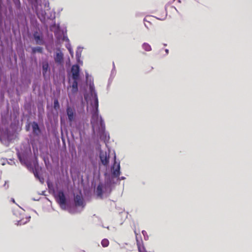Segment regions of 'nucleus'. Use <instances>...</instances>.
<instances>
[{
    "mask_svg": "<svg viewBox=\"0 0 252 252\" xmlns=\"http://www.w3.org/2000/svg\"><path fill=\"white\" fill-rule=\"evenodd\" d=\"M69 52H70V54H71V55H72V54H73V52H72V51H71V50H69Z\"/></svg>",
    "mask_w": 252,
    "mask_h": 252,
    "instance_id": "obj_26",
    "label": "nucleus"
},
{
    "mask_svg": "<svg viewBox=\"0 0 252 252\" xmlns=\"http://www.w3.org/2000/svg\"><path fill=\"white\" fill-rule=\"evenodd\" d=\"M96 192L98 196L101 197L103 194L102 186L98 185L96 189Z\"/></svg>",
    "mask_w": 252,
    "mask_h": 252,
    "instance_id": "obj_16",
    "label": "nucleus"
},
{
    "mask_svg": "<svg viewBox=\"0 0 252 252\" xmlns=\"http://www.w3.org/2000/svg\"><path fill=\"white\" fill-rule=\"evenodd\" d=\"M99 124H100V126L101 127L102 129H104L105 128V124H104V122L103 121V120L102 119V118L100 116V120H99Z\"/></svg>",
    "mask_w": 252,
    "mask_h": 252,
    "instance_id": "obj_21",
    "label": "nucleus"
},
{
    "mask_svg": "<svg viewBox=\"0 0 252 252\" xmlns=\"http://www.w3.org/2000/svg\"><path fill=\"white\" fill-rule=\"evenodd\" d=\"M36 13H37V15L38 17L39 18H40V13H39V12H37V11Z\"/></svg>",
    "mask_w": 252,
    "mask_h": 252,
    "instance_id": "obj_25",
    "label": "nucleus"
},
{
    "mask_svg": "<svg viewBox=\"0 0 252 252\" xmlns=\"http://www.w3.org/2000/svg\"><path fill=\"white\" fill-rule=\"evenodd\" d=\"M81 53L80 51H77L76 52V59H77L78 62H79L80 60V58L81 57Z\"/></svg>",
    "mask_w": 252,
    "mask_h": 252,
    "instance_id": "obj_23",
    "label": "nucleus"
},
{
    "mask_svg": "<svg viewBox=\"0 0 252 252\" xmlns=\"http://www.w3.org/2000/svg\"><path fill=\"white\" fill-rule=\"evenodd\" d=\"M17 157L18 159H19L20 161L22 164L26 165L28 168H29V165L27 163V160L26 157H25L24 156L22 155L21 153L18 152L17 153Z\"/></svg>",
    "mask_w": 252,
    "mask_h": 252,
    "instance_id": "obj_12",
    "label": "nucleus"
},
{
    "mask_svg": "<svg viewBox=\"0 0 252 252\" xmlns=\"http://www.w3.org/2000/svg\"><path fill=\"white\" fill-rule=\"evenodd\" d=\"M54 107L56 109H59L60 108L59 102L57 99H56L54 100Z\"/></svg>",
    "mask_w": 252,
    "mask_h": 252,
    "instance_id": "obj_20",
    "label": "nucleus"
},
{
    "mask_svg": "<svg viewBox=\"0 0 252 252\" xmlns=\"http://www.w3.org/2000/svg\"><path fill=\"white\" fill-rule=\"evenodd\" d=\"M142 47L144 50L146 51H150L152 50L151 46L147 43H144L142 45Z\"/></svg>",
    "mask_w": 252,
    "mask_h": 252,
    "instance_id": "obj_17",
    "label": "nucleus"
},
{
    "mask_svg": "<svg viewBox=\"0 0 252 252\" xmlns=\"http://www.w3.org/2000/svg\"><path fill=\"white\" fill-rule=\"evenodd\" d=\"M33 36L37 44L43 45L44 44L43 38L41 34L37 32H35L33 33Z\"/></svg>",
    "mask_w": 252,
    "mask_h": 252,
    "instance_id": "obj_7",
    "label": "nucleus"
},
{
    "mask_svg": "<svg viewBox=\"0 0 252 252\" xmlns=\"http://www.w3.org/2000/svg\"><path fill=\"white\" fill-rule=\"evenodd\" d=\"M45 11H42V13H41V15L42 18H44V16H45Z\"/></svg>",
    "mask_w": 252,
    "mask_h": 252,
    "instance_id": "obj_24",
    "label": "nucleus"
},
{
    "mask_svg": "<svg viewBox=\"0 0 252 252\" xmlns=\"http://www.w3.org/2000/svg\"><path fill=\"white\" fill-rule=\"evenodd\" d=\"M101 245L103 247H107L109 245V242L107 239H103L101 242Z\"/></svg>",
    "mask_w": 252,
    "mask_h": 252,
    "instance_id": "obj_19",
    "label": "nucleus"
},
{
    "mask_svg": "<svg viewBox=\"0 0 252 252\" xmlns=\"http://www.w3.org/2000/svg\"><path fill=\"white\" fill-rule=\"evenodd\" d=\"M13 1L16 7L19 8L20 6V0H13Z\"/></svg>",
    "mask_w": 252,
    "mask_h": 252,
    "instance_id": "obj_22",
    "label": "nucleus"
},
{
    "mask_svg": "<svg viewBox=\"0 0 252 252\" xmlns=\"http://www.w3.org/2000/svg\"><path fill=\"white\" fill-rule=\"evenodd\" d=\"M165 52H166V53L167 54H168V49H166V50H165Z\"/></svg>",
    "mask_w": 252,
    "mask_h": 252,
    "instance_id": "obj_27",
    "label": "nucleus"
},
{
    "mask_svg": "<svg viewBox=\"0 0 252 252\" xmlns=\"http://www.w3.org/2000/svg\"><path fill=\"white\" fill-rule=\"evenodd\" d=\"M74 200L76 206H84V199L81 194L75 195Z\"/></svg>",
    "mask_w": 252,
    "mask_h": 252,
    "instance_id": "obj_6",
    "label": "nucleus"
},
{
    "mask_svg": "<svg viewBox=\"0 0 252 252\" xmlns=\"http://www.w3.org/2000/svg\"><path fill=\"white\" fill-rule=\"evenodd\" d=\"M71 71L72 73V77L73 80L79 79L80 68L78 64L73 65L71 67Z\"/></svg>",
    "mask_w": 252,
    "mask_h": 252,
    "instance_id": "obj_4",
    "label": "nucleus"
},
{
    "mask_svg": "<svg viewBox=\"0 0 252 252\" xmlns=\"http://www.w3.org/2000/svg\"><path fill=\"white\" fill-rule=\"evenodd\" d=\"M58 203L61 205H65L66 203V198L63 191H60L58 194Z\"/></svg>",
    "mask_w": 252,
    "mask_h": 252,
    "instance_id": "obj_8",
    "label": "nucleus"
},
{
    "mask_svg": "<svg viewBox=\"0 0 252 252\" xmlns=\"http://www.w3.org/2000/svg\"><path fill=\"white\" fill-rule=\"evenodd\" d=\"M32 53V54H35L36 53H42L43 48L41 47H33Z\"/></svg>",
    "mask_w": 252,
    "mask_h": 252,
    "instance_id": "obj_15",
    "label": "nucleus"
},
{
    "mask_svg": "<svg viewBox=\"0 0 252 252\" xmlns=\"http://www.w3.org/2000/svg\"><path fill=\"white\" fill-rule=\"evenodd\" d=\"M99 158L102 164L104 166H107L109 162V155L106 152L101 150L99 152Z\"/></svg>",
    "mask_w": 252,
    "mask_h": 252,
    "instance_id": "obj_2",
    "label": "nucleus"
},
{
    "mask_svg": "<svg viewBox=\"0 0 252 252\" xmlns=\"http://www.w3.org/2000/svg\"><path fill=\"white\" fill-rule=\"evenodd\" d=\"M90 90L92 93V95H94V107L92 111V116L91 121V124L93 126L97 125L100 120V117L98 115V100L96 94L94 92V88L91 86Z\"/></svg>",
    "mask_w": 252,
    "mask_h": 252,
    "instance_id": "obj_1",
    "label": "nucleus"
},
{
    "mask_svg": "<svg viewBox=\"0 0 252 252\" xmlns=\"http://www.w3.org/2000/svg\"><path fill=\"white\" fill-rule=\"evenodd\" d=\"M78 80H73V82L72 84V92L73 93H76L78 91Z\"/></svg>",
    "mask_w": 252,
    "mask_h": 252,
    "instance_id": "obj_14",
    "label": "nucleus"
},
{
    "mask_svg": "<svg viewBox=\"0 0 252 252\" xmlns=\"http://www.w3.org/2000/svg\"><path fill=\"white\" fill-rule=\"evenodd\" d=\"M32 132L34 134L38 135L40 132V129L38 125L36 122H33L32 124Z\"/></svg>",
    "mask_w": 252,
    "mask_h": 252,
    "instance_id": "obj_11",
    "label": "nucleus"
},
{
    "mask_svg": "<svg viewBox=\"0 0 252 252\" xmlns=\"http://www.w3.org/2000/svg\"><path fill=\"white\" fill-rule=\"evenodd\" d=\"M54 60L55 63L61 65L63 64V54L60 49L57 50L54 57Z\"/></svg>",
    "mask_w": 252,
    "mask_h": 252,
    "instance_id": "obj_5",
    "label": "nucleus"
},
{
    "mask_svg": "<svg viewBox=\"0 0 252 252\" xmlns=\"http://www.w3.org/2000/svg\"><path fill=\"white\" fill-rule=\"evenodd\" d=\"M42 74L44 77H45L48 71H49V63L47 61H44L42 63Z\"/></svg>",
    "mask_w": 252,
    "mask_h": 252,
    "instance_id": "obj_10",
    "label": "nucleus"
},
{
    "mask_svg": "<svg viewBox=\"0 0 252 252\" xmlns=\"http://www.w3.org/2000/svg\"><path fill=\"white\" fill-rule=\"evenodd\" d=\"M138 252H147L145 248L139 242L137 243Z\"/></svg>",
    "mask_w": 252,
    "mask_h": 252,
    "instance_id": "obj_18",
    "label": "nucleus"
},
{
    "mask_svg": "<svg viewBox=\"0 0 252 252\" xmlns=\"http://www.w3.org/2000/svg\"><path fill=\"white\" fill-rule=\"evenodd\" d=\"M40 168L39 167L38 164L37 163L34 164V169H32L33 173L34 174V176L38 178L39 179V177L38 175L39 169Z\"/></svg>",
    "mask_w": 252,
    "mask_h": 252,
    "instance_id": "obj_13",
    "label": "nucleus"
},
{
    "mask_svg": "<svg viewBox=\"0 0 252 252\" xmlns=\"http://www.w3.org/2000/svg\"><path fill=\"white\" fill-rule=\"evenodd\" d=\"M66 112L69 121L70 122H73L75 119L74 111L71 107H68L66 109Z\"/></svg>",
    "mask_w": 252,
    "mask_h": 252,
    "instance_id": "obj_9",
    "label": "nucleus"
},
{
    "mask_svg": "<svg viewBox=\"0 0 252 252\" xmlns=\"http://www.w3.org/2000/svg\"><path fill=\"white\" fill-rule=\"evenodd\" d=\"M114 163L111 168L112 174L116 177H118L120 175V163H117L116 161V157H114Z\"/></svg>",
    "mask_w": 252,
    "mask_h": 252,
    "instance_id": "obj_3",
    "label": "nucleus"
}]
</instances>
